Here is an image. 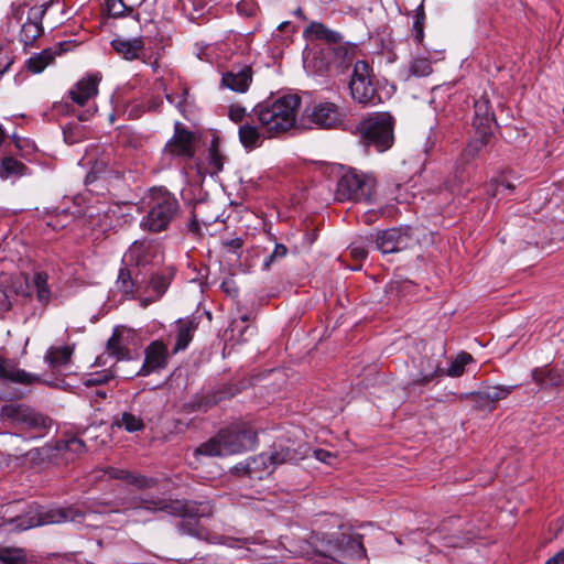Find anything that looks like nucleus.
I'll return each instance as SVG.
<instances>
[{"instance_id":"f257e3e1","label":"nucleus","mask_w":564,"mask_h":564,"mask_svg":"<svg viewBox=\"0 0 564 564\" xmlns=\"http://www.w3.org/2000/svg\"><path fill=\"white\" fill-rule=\"evenodd\" d=\"M127 510L134 513L164 511L178 517L181 520L176 523L177 532L199 540L208 535L207 530L200 525V519L212 517L214 511L209 501L166 499L149 495L131 500Z\"/></svg>"},{"instance_id":"f03ea898","label":"nucleus","mask_w":564,"mask_h":564,"mask_svg":"<svg viewBox=\"0 0 564 564\" xmlns=\"http://www.w3.org/2000/svg\"><path fill=\"white\" fill-rule=\"evenodd\" d=\"M15 507L17 505H8L0 517V529L10 533L66 521L80 523L86 517V511L78 506L45 508L31 503L20 511L15 510Z\"/></svg>"},{"instance_id":"7ed1b4c3","label":"nucleus","mask_w":564,"mask_h":564,"mask_svg":"<svg viewBox=\"0 0 564 564\" xmlns=\"http://www.w3.org/2000/svg\"><path fill=\"white\" fill-rule=\"evenodd\" d=\"M307 544L318 564H345V560H358L367 555L362 535L351 527H341L333 533H313Z\"/></svg>"},{"instance_id":"20e7f679","label":"nucleus","mask_w":564,"mask_h":564,"mask_svg":"<svg viewBox=\"0 0 564 564\" xmlns=\"http://www.w3.org/2000/svg\"><path fill=\"white\" fill-rule=\"evenodd\" d=\"M257 441V431L253 426L248 422L237 421L200 444L195 454L208 457L241 454L253 449Z\"/></svg>"},{"instance_id":"39448f33","label":"nucleus","mask_w":564,"mask_h":564,"mask_svg":"<svg viewBox=\"0 0 564 564\" xmlns=\"http://www.w3.org/2000/svg\"><path fill=\"white\" fill-rule=\"evenodd\" d=\"M300 105L299 96L283 95L257 105L251 115L270 135H276L294 127Z\"/></svg>"},{"instance_id":"423d86ee","label":"nucleus","mask_w":564,"mask_h":564,"mask_svg":"<svg viewBox=\"0 0 564 564\" xmlns=\"http://www.w3.org/2000/svg\"><path fill=\"white\" fill-rule=\"evenodd\" d=\"M147 205L148 212L140 221V227L152 234L166 230L181 214L177 198L163 187L150 191Z\"/></svg>"},{"instance_id":"0eeeda50","label":"nucleus","mask_w":564,"mask_h":564,"mask_svg":"<svg viewBox=\"0 0 564 564\" xmlns=\"http://www.w3.org/2000/svg\"><path fill=\"white\" fill-rule=\"evenodd\" d=\"M303 36L310 41L316 40L323 41L328 45H337L328 46L321 51L319 56L316 57V62L319 61L318 72H328L333 67H344L348 51L339 45L343 40V35L339 32L328 29L321 22L312 21L303 31Z\"/></svg>"},{"instance_id":"6e6552de","label":"nucleus","mask_w":564,"mask_h":564,"mask_svg":"<svg viewBox=\"0 0 564 564\" xmlns=\"http://www.w3.org/2000/svg\"><path fill=\"white\" fill-rule=\"evenodd\" d=\"M394 119L389 112H376L358 124V131L367 145L378 152L390 149L394 142Z\"/></svg>"},{"instance_id":"1a4fd4ad","label":"nucleus","mask_w":564,"mask_h":564,"mask_svg":"<svg viewBox=\"0 0 564 564\" xmlns=\"http://www.w3.org/2000/svg\"><path fill=\"white\" fill-rule=\"evenodd\" d=\"M373 77L372 68L366 61H357L354 64L348 86L356 102L364 106H376L381 102Z\"/></svg>"},{"instance_id":"9d476101","label":"nucleus","mask_w":564,"mask_h":564,"mask_svg":"<svg viewBox=\"0 0 564 564\" xmlns=\"http://www.w3.org/2000/svg\"><path fill=\"white\" fill-rule=\"evenodd\" d=\"M375 181L355 170H348L338 180L335 198L338 202H368L372 195Z\"/></svg>"},{"instance_id":"9b49d317","label":"nucleus","mask_w":564,"mask_h":564,"mask_svg":"<svg viewBox=\"0 0 564 564\" xmlns=\"http://www.w3.org/2000/svg\"><path fill=\"white\" fill-rule=\"evenodd\" d=\"M194 153V134L176 122L174 135L164 147L163 159L171 165L174 159L187 160L193 158Z\"/></svg>"},{"instance_id":"f8f14e48","label":"nucleus","mask_w":564,"mask_h":564,"mask_svg":"<svg viewBox=\"0 0 564 564\" xmlns=\"http://www.w3.org/2000/svg\"><path fill=\"white\" fill-rule=\"evenodd\" d=\"M376 248L382 253H394L405 250L414 243L410 227L389 228L376 236Z\"/></svg>"},{"instance_id":"ddd939ff","label":"nucleus","mask_w":564,"mask_h":564,"mask_svg":"<svg viewBox=\"0 0 564 564\" xmlns=\"http://www.w3.org/2000/svg\"><path fill=\"white\" fill-rule=\"evenodd\" d=\"M169 348L162 340L150 343L144 349V361L137 372L138 376L147 377L166 368L169 364Z\"/></svg>"},{"instance_id":"4468645a","label":"nucleus","mask_w":564,"mask_h":564,"mask_svg":"<svg viewBox=\"0 0 564 564\" xmlns=\"http://www.w3.org/2000/svg\"><path fill=\"white\" fill-rule=\"evenodd\" d=\"M53 2H45L41 6H33L28 11L26 21L22 24L20 40L24 45L33 42L43 34L42 21L47 10L53 7Z\"/></svg>"},{"instance_id":"2eb2a0df","label":"nucleus","mask_w":564,"mask_h":564,"mask_svg":"<svg viewBox=\"0 0 564 564\" xmlns=\"http://www.w3.org/2000/svg\"><path fill=\"white\" fill-rule=\"evenodd\" d=\"M445 356V351L438 354L427 352L420 358L416 364L417 373L413 379L414 384H426L434 378L444 375L442 369V358Z\"/></svg>"},{"instance_id":"dca6fc26","label":"nucleus","mask_w":564,"mask_h":564,"mask_svg":"<svg viewBox=\"0 0 564 564\" xmlns=\"http://www.w3.org/2000/svg\"><path fill=\"white\" fill-rule=\"evenodd\" d=\"M344 111L334 102H321L313 108L312 121L321 128H336L343 123Z\"/></svg>"},{"instance_id":"f3484780","label":"nucleus","mask_w":564,"mask_h":564,"mask_svg":"<svg viewBox=\"0 0 564 564\" xmlns=\"http://www.w3.org/2000/svg\"><path fill=\"white\" fill-rule=\"evenodd\" d=\"M0 379L23 386L43 382L40 376L19 368L15 360L2 357L0 358Z\"/></svg>"},{"instance_id":"a211bd4d","label":"nucleus","mask_w":564,"mask_h":564,"mask_svg":"<svg viewBox=\"0 0 564 564\" xmlns=\"http://www.w3.org/2000/svg\"><path fill=\"white\" fill-rule=\"evenodd\" d=\"M252 83V68L249 65L232 66L223 74L221 85L236 93H246Z\"/></svg>"},{"instance_id":"6ab92c4d","label":"nucleus","mask_w":564,"mask_h":564,"mask_svg":"<svg viewBox=\"0 0 564 564\" xmlns=\"http://www.w3.org/2000/svg\"><path fill=\"white\" fill-rule=\"evenodd\" d=\"M496 123V117L487 97L481 96L474 102V117L471 126L475 131L492 132V126Z\"/></svg>"},{"instance_id":"aec40b11","label":"nucleus","mask_w":564,"mask_h":564,"mask_svg":"<svg viewBox=\"0 0 564 564\" xmlns=\"http://www.w3.org/2000/svg\"><path fill=\"white\" fill-rule=\"evenodd\" d=\"M110 44L113 51L127 61L139 59L145 45L142 36L127 39L120 35L116 36Z\"/></svg>"},{"instance_id":"412c9836","label":"nucleus","mask_w":564,"mask_h":564,"mask_svg":"<svg viewBox=\"0 0 564 564\" xmlns=\"http://www.w3.org/2000/svg\"><path fill=\"white\" fill-rule=\"evenodd\" d=\"M98 83L99 78L97 76L89 75L82 78L69 90V98L78 106H85L89 99L98 94Z\"/></svg>"},{"instance_id":"4be33fe9","label":"nucleus","mask_w":564,"mask_h":564,"mask_svg":"<svg viewBox=\"0 0 564 564\" xmlns=\"http://www.w3.org/2000/svg\"><path fill=\"white\" fill-rule=\"evenodd\" d=\"M129 337L130 330L122 326H117L107 341V352L118 360L130 359Z\"/></svg>"},{"instance_id":"5701e85b","label":"nucleus","mask_w":564,"mask_h":564,"mask_svg":"<svg viewBox=\"0 0 564 564\" xmlns=\"http://www.w3.org/2000/svg\"><path fill=\"white\" fill-rule=\"evenodd\" d=\"M32 295L42 307H46L53 297L52 288L48 283V274L45 271H34L31 275Z\"/></svg>"},{"instance_id":"b1692460","label":"nucleus","mask_w":564,"mask_h":564,"mask_svg":"<svg viewBox=\"0 0 564 564\" xmlns=\"http://www.w3.org/2000/svg\"><path fill=\"white\" fill-rule=\"evenodd\" d=\"M310 448L303 444L296 448L289 446L280 447L270 454V459L273 465H280L284 463H297L307 456Z\"/></svg>"},{"instance_id":"393cba45","label":"nucleus","mask_w":564,"mask_h":564,"mask_svg":"<svg viewBox=\"0 0 564 564\" xmlns=\"http://www.w3.org/2000/svg\"><path fill=\"white\" fill-rule=\"evenodd\" d=\"M494 132L475 131V137L471 138L466 148L460 154V160L464 164L475 160L480 151L489 143Z\"/></svg>"},{"instance_id":"a878e982","label":"nucleus","mask_w":564,"mask_h":564,"mask_svg":"<svg viewBox=\"0 0 564 564\" xmlns=\"http://www.w3.org/2000/svg\"><path fill=\"white\" fill-rule=\"evenodd\" d=\"M35 411L24 404H6L0 410V417L13 424L25 426Z\"/></svg>"},{"instance_id":"bb28decb","label":"nucleus","mask_w":564,"mask_h":564,"mask_svg":"<svg viewBox=\"0 0 564 564\" xmlns=\"http://www.w3.org/2000/svg\"><path fill=\"white\" fill-rule=\"evenodd\" d=\"M106 473L109 475V477L124 480L139 489L152 488L156 485V480L153 478H148L139 474H132L124 469L110 467Z\"/></svg>"},{"instance_id":"cd10ccee","label":"nucleus","mask_w":564,"mask_h":564,"mask_svg":"<svg viewBox=\"0 0 564 564\" xmlns=\"http://www.w3.org/2000/svg\"><path fill=\"white\" fill-rule=\"evenodd\" d=\"M532 379L543 389L558 387L564 382L563 375L547 366L535 368L532 372Z\"/></svg>"},{"instance_id":"c85d7f7f","label":"nucleus","mask_w":564,"mask_h":564,"mask_svg":"<svg viewBox=\"0 0 564 564\" xmlns=\"http://www.w3.org/2000/svg\"><path fill=\"white\" fill-rule=\"evenodd\" d=\"M116 285L121 294L127 299H132L139 288L138 275L128 268H121L119 270Z\"/></svg>"},{"instance_id":"c756f323","label":"nucleus","mask_w":564,"mask_h":564,"mask_svg":"<svg viewBox=\"0 0 564 564\" xmlns=\"http://www.w3.org/2000/svg\"><path fill=\"white\" fill-rule=\"evenodd\" d=\"M74 349L70 346L50 347L44 356V360L52 369H59L69 364Z\"/></svg>"},{"instance_id":"7c9ffc66","label":"nucleus","mask_w":564,"mask_h":564,"mask_svg":"<svg viewBox=\"0 0 564 564\" xmlns=\"http://www.w3.org/2000/svg\"><path fill=\"white\" fill-rule=\"evenodd\" d=\"M28 174V166L12 156H6L0 162V178L3 181L18 178Z\"/></svg>"},{"instance_id":"2f4dec72","label":"nucleus","mask_w":564,"mask_h":564,"mask_svg":"<svg viewBox=\"0 0 564 564\" xmlns=\"http://www.w3.org/2000/svg\"><path fill=\"white\" fill-rule=\"evenodd\" d=\"M238 134L245 149H254L262 144L263 138L260 130L249 122L239 126Z\"/></svg>"},{"instance_id":"473e14b6","label":"nucleus","mask_w":564,"mask_h":564,"mask_svg":"<svg viewBox=\"0 0 564 564\" xmlns=\"http://www.w3.org/2000/svg\"><path fill=\"white\" fill-rule=\"evenodd\" d=\"M275 465L271 463L270 455L260 454L249 458L246 463V473L251 478H262V473H271Z\"/></svg>"},{"instance_id":"72a5a7b5","label":"nucleus","mask_w":564,"mask_h":564,"mask_svg":"<svg viewBox=\"0 0 564 564\" xmlns=\"http://www.w3.org/2000/svg\"><path fill=\"white\" fill-rule=\"evenodd\" d=\"M177 334H176V343L173 348V352L176 354L181 350L187 348L189 343L193 339V334L196 329V324L193 321H177L176 324Z\"/></svg>"},{"instance_id":"f704fd0d","label":"nucleus","mask_w":564,"mask_h":564,"mask_svg":"<svg viewBox=\"0 0 564 564\" xmlns=\"http://www.w3.org/2000/svg\"><path fill=\"white\" fill-rule=\"evenodd\" d=\"M55 57L56 51H54L51 47L45 48L28 59V69L34 74H39L43 72L45 67L51 65L54 62Z\"/></svg>"},{"instance_id":"c9c22d12","label":"nucleus","mask_w":564,"mask_h":564,"mask_svg":"<svg viewBox=\"0 0 564 564\" xmlns=\"http://www.w3.org/2000/svg\"><path fill=\"white\" fill-rule=\"evenodd\" d=\"M113 425L124 429L128 433H134L144 429L143 420L130 412H123L120 416H117L113 421Z\"/></svg>"},{"instance_id":"e433bc0d","label":"nucleus","mask_w":564,"mask_h":564,"mask_svg":"<svg viewBox=\"0 0 564 564\" xmlns=\"http://www.w3.org/2000/svg\"><path fill=\"white\" fill-rule=\"evenodd\" d=\"M406 72L405 79L429 76L433 72L432 63L427 57H415L410 61Z\"/></svg>"},{"instance_id":"4c0bfd02","label":"nucleus","mask_w":564,"mask_h":564,"mask_svg":"<svg viewBox=\"0 0 564 564\" xmlns=\"http://www.w3.org/2000/svg\"><path fill=\"white\" fill-rule=\"evenodd\" d=\"M1 564H25L26 553L20 547L0 546Z\"/></svg>"},{"instance_id":"58836bf2","label":"nucleus","mask_w":564,"mask_h":564,"mask_svg":"<svg viewBox=\"0 0 564 564\" xmlns=\"http://www.w3.org/2000/svg\"><path fill=\"white\" fill-rule=\"evenodd\" d=\"M473 361V356L466 351L459 352L451 362V366L444 371L448 377H460L465 371V366Z\"/></svg>"},{"instance_id":"ea45409f","label":"nucleus","mask_w":564,"mask_h":564,"mask_svg":"<svg viewBox=\"0 0 564 564\" xmlns=\"http://www.w3.org/2000/svg\"><path fill=\"white\" fill-rule=\"evenodd\" d=\"M170 285L169 279L163 274H153L150 281V286L155 293V296L153 299H144L142 300V305L147 306L149 303H152L166 292L167 288Z\"/></svg>"},{"instance_id":"a19ab883","label":"nucleus","mask_w":564,"mask_h":564,"mask_svg":"<svg viewBox=\"0 0 564 564\" xmlns=\"http://www.w3.org/2000/svg\"><path fill=\"white\" fill-rule=\"evenodd\" d=\"M425 11L424 6L421 3L414 11L412 35L417 44H421L424 40V24H425Z\"/></svg>"},{"instance_id":"79ce46f5","label":"nucleus","mask_w":564,"mask_h":564,"mask_svg":"<svg viewBox=\"0 0 564 564\" xmlns=\"http://www.w3.org/2000/svg\"><path fill=\"white\" fill-rule=\"evenodd\" d=\"M12 291L24 299H31L32 295V282L31 275L21 274L15 276L11 282Z\"/></svg>"},{"instance_id":"37998d69","label":"nucleus","mask_w":564,"mask_h":564,"mask_svg":"<svg viewBox=\"0 0 564 564\" xmlns=\"http://www.w3.org/2000/svg\"><path fill=\"white\" fill-rule=\"evenodd\" d=\"M52 425V420L41 413L34 412L25 427L33 430L39 433V436H42Z\"/></svg>"},{"instance_id":"c03bdc74","label":"nucleus","mask_w":564,"mask_h":564,"mask_svg":"<svg viewBox=\"0 0 564 564\" xmlns=\"http://www.w3.org/2000/svg\"><path fill=\"white\" fill-rule=\"evenodd\" d=\"M511 387H489L478 394L485 400L495 402L507 398L511 393Z\"/></svg>"},{"instance_id":"a18cd8bd","label":"nucleus","mask_w":564,"mask_h":564,"mask_svg":"<svg viewBox=\"0 0 564 564\" xmlns=\"http://www.w3.org/2000/svg\"><path fill=\"white\" fill-rule=\"evenodd\" d=\"M388 196L395 200L399 204H410L411 202V195L408 192L406 187L401 184H394L392 186H389L387 189Z\"/></svg>"},{"instance_id":"49530a36","label":"nucleus","mask_w":564,"mask_h":564,"mask_svg":"<svg viewBox=\"0 0 564 564\" xmlns=\"http://www.w3.org/2000/svg\"><path fill=\"white\" fill-rule=\"evenodd\" d=\"M59 449H65L67 452L74 453L75 455H80L85 453L86 445L84 441L78 437H70L65 440L62 445L58 446Z\"/></svg>"},{"instance_id":"de8ad7c7","label":"nucleus","mask_w":564,"mask_h":564,"mask_svg":"<svg viewBox=\"0 0 564 564\" xmlns=\"http://www.w3.org/2000/svg\"><path fill=\"white\" fill-rule=\"evenodd\" d=\"M187 96H188L187 88H183L180 94H169V93L165 94L166 100L170 104L174 105L182 115H184V112H185L184 105L186 102Z\"/></svg>"},{"instance_id":"09e8293b","label":"nucleus","mask_w":564,"mask_h":564,"mask_svg":"<svg viewBox=\"0 0 564 564\" xmlns=\"http://www.w3.org/2000/svg\"><path fill=\"white\" fill-rule=\"evenodd\" d=\"M113 378V373L110 370H104L94 372L85 380L86 386H100L107 383Z\"/></svg>"},{"instance_id":"8fccbe9b","label":"nucleus","mask_w":564,"mask_h":564,"mask_svg":"<svg viewBox=\"0 0 564 564\" xmlns=\"http://www.w3.org/2000/svg\"><path fill=\"white\" fill-rule=\"evenodd\" d=\"M106 6L109 11V13L112 17H120L126 11L131 12L132 8L127 6L123 0H106Z\"/></svg>"},{"instance_id":"3c124183","label":"nucleus","mask_w":564,"mask_h":564,"mask_svg":"<svg viewBox=\"0 0 564 564\" xmlns=\"http://www.w3.org/2000/svg\"><path fill=\"white\" fill-rule=\"evenodd\" d=\"M286 253H288L286 247L282 243H276L272 253L264 259L263 267L267 269L270 268V265L275 260L284 258L286 256Z\"/></svg>"},{"instance_id":"603ef678","label":"nucleus","mask_w":564,"mask_h":564,"mask_svg":"<svg viewBox=\"0 0 564 564\" xmlns=\"http://www.w3.org/2000/svg\"><path fill=\"white\" fill-rule=\"evenodd\" d=\"M13 64L12 53L4 47H0V78L2 75L9 70L11 65Z\"/></svg>"},{"instance_id":"864d4df0","label":"nucleus","mask_w":564,"mask_h":564,"mask_svg":"<svg viewBox=\"0 0 564 564\" xmlns=\"http://www.w3.org/2000/svg\"><path fill=\"white\" fill-rule=\"evenodd\" d=\"M349 251H350V256L355 260H359V261L366 259V257L368 254V250H367L366 246L362 242H359V241H354L349 246Z\"/></svg>"},{"instance_id":"5fc2aeb1","label":"nucleus","mask_w":564,"mask_h":564,"mask_svg":"<svg viewBox=\"0 0 564 564\" xmlns=\"http://www.w3.org/2000/svg\"><path fill=\"white\" fill-rule=\"evenodd\" d=\"M246 116V108L239 105H231L228 110V117L234 122H241Z\"/></svg>"},{"instance_id":"6e6d98bb","label":"nucleus","mask_w":564,"mask_h":564,"mask_svg":"<svg viewBox=\"0 0 564 564\" xmlns=\"http://www.w3.org/2000/svg\"><path fill=\"white\" fill-rule=\"evenodd\" d=\"M491 186H494V196L505 194L506 192H512L514 188V186L511 183L505 181L495 182Z\"/></svg>"},{"instance_id":"4d7b16f0","label":"nucleus","mask_w":564,"mask_h":564,"mask_svg":"<svg viewBox=\"0 0 564 564\" xmlns=\"http://www.w3.org/2000/svg\"><path fill=\"white\" fill-rule=\"evenodd\" d=\"M75 46L74 41H63L56 44L54 47H52L54 51H56V56L62 55L63 53H66L70 51Z\"/></svg>"},{"instance_id":"13d9d810","label":"nucleus","mask_w":564,"mask_h":564,"mask_svg":"<svg viewBox=\"0 0 564 564\" xmlns=\"http://www.w3.org/2000/svg\"><path fill=\"white\" fill-rule=\"evenodd\" d=\"M210 162L216 171H220L223 169V159L216 149L210 150Z\"/></svg>"},{"instance_id":"bf43d9fd","label":"nucleus","mask_w":564,"mask_h":564,"mask_svg":"<svg viewBox=\"0 0 564 564\" xmlns=\"http://www.w3.org/2000/svg\"><path fill=\"white\" fill-rule=\"evenodd\" d=\"M223 245L227 248H230L232 250H239L242 248L243 246V240L239 237L237 238H232V239H229V240H225L223 242Z\"/></svg>"},{"instance_id":"052dcab7","label":"nucleus","mask_w":564,"mask_h":564,"mask_svg":"<svg viewBox=\"0 0 564 564\" xmlns=\"http://www.w3.org/2000/svg\"><path fill=\"white\" fill-rule=\"evenodd\" d=\"M315 457L326 464H330V459L333 458V454L324 451V449H316L314 451Z\"/></svg>"},{"instance_id":"680f3d73","label":"nucleus","mask_w":564,"mask_h":564,"mask_svg":"<svg viewBox=\"0 0 564 564\" xmlns=\"http://www.w3.org/2000/svg\"><path fill=\"white\" fill-rule=\"evenodd\" d=\"M544 564H564V549L550 557Z\"/></svg>"},{"instance_id":"e2e57ef3","label":"nucleus","mask_w":564,"mask_h":564,"mask_svg":"<svg viewBox=\"0 0 564 564\" xmlns=\"http://www.w3.org/2000/svg\"><path fill=\"white\" fill-rule=\"evenodd\" d=\"M162 104H163V100H162V98L160 96L152 97L149 100L148 109L151 110V111H158L160 109V107L162 106Z\"/></svg>"},{"instance_id":"0e129e2a","label":"nucleus","mask_w":564,"mask_h":564,"mask_svg":"<svg viewBox=\"0 0 564 564\" xmlns=\"http://www.w3.org/2000/svg\"><path fill=\"white\" fill-rule=\"evenodd\" d=\"M10 308V301L7 293L0 289V311H8Z\"/></svg>"},{"instance_id":"69168bd1","label":"nucleus","mask_w":564,"mask_h":564,"mask_svg":"<svg viewBox=\"0 0 564 564\" xmlns=\"http://www.w3.org/2000/svg\"><path fill=\"white\" fill-rule=\"evenodd\" d=\"M93 113H94V112H93L91 110L87 109V110H85V111L80 112V113L77 116V118H78V120H79V121H87V120H89V119H90V117L93 116Z\"/></svg>"},{"instance_id":"338daca9","label":"nucleus","mask_w":564,"mask_h":564,"mask_svg":"<svg viewBox=\"0 0 564 564\" xmlns=\"http://www.w3.org/2000/svg\"><path fill=\"white\" fill-rule=\"evenodd\" d=\"M294 13H295L296 17H300L303 20H306V17L304 15V12H303V10L301 8H297Z\"/></svg>"},{"instance_id":"774afa93","label":"nucleus","mask_w":564,"mask_h":564,"mask_svg":"<svg viewBox=\"0 0 564 564\" xmlns=\"http://www.w3.org/2000/svg\"><path fill=\"white\" fill-rule=\"evenodd\" d=\"M6 139V132L4 130L2 129V127L0 126V144H2V142L4 141Z\"/></svg>"}]
</instances>
